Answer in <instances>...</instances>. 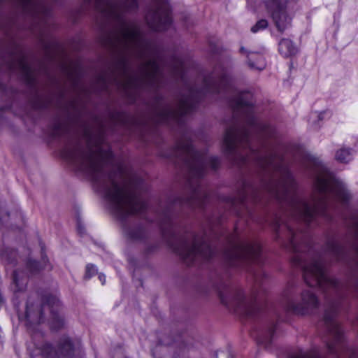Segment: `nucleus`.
<instances>
[{
	"label": "nucleus",
	"mask_w": 358,
	"mask_h": 358,
	"mask_svg": "<svg viewBox=\"0 0 358 358\" xmlns=\"http://www.w3.org/2000/svg\"><path fill=\"white\" fill-rule=\"evenodd\" d=\"M78 231L80 235H83L85 232L84 227L81 226L80 223L78 224Z\"/></svg>",
	"instance_id": "obj_25"
},
{
	"label": "nucleus",
	"mask_w": 358,
	"mask_h": 358,
	"mask_svg": "<svg viewBox=\"0 0 358 358\" xmlns=\"http://www.w3.org/2000/svg\"><path fill=\"white\" fill-rule=\"evenodd\" d=\"M276 326L275 322H270L263 327H255L251 332V336L256 340L258 345L268 348L272 343Z\"/></svg>",
	"instance_id": "obj_9"
},
{
	"label": "nucleus",
	"mask_w": 358,
	"mask_h": 358,
	"mask_svg": "<svg viewBox=\"0 0 358 358\" xmlns=\"http://www.w3.org/2000/svg\"><path fill=\"white\" fill-rule=\"evenodd\" d=\"M149 27L155 31H165L172 23L170 5L166 0H152L145 14Z\"/></svg>",
	"instance_id": "obj_5"
},
{
	"label": "nucleus",
	"mask_w": 358,
	"mask_h": 358,
	"mask_svg": "<svg viewBox=\"0 0 358 358\" xmlns=\"http://www.w3.org/2000/svg\"><path fill=\"white\" fill-rule=\"evenodd\" d=\"M27 268L31 273H35L42 268L41 266L38 262L32 259H28L27 262Z\"/></svg>",
	"instance_id": "obj_20"
},
{
	"label": "nucleus",
	"mask_w": 358,
	"mask_h": 358,
	"mask_svg": "<svg viewBox=\"0 0 358 358\" xmlns=\"http://www.w3.org/2000/svg\"><path fill=\"white\" fill-rule=\"evenodd\" d=\"M26 275L22 271L15 270L13 273V285L15 292L23 291L26 286Z\"/></svg>",
	"instance_id": "obj_16"
},
{
	"label": "nucleus",
	"mask_w": 358,
	"mask_h": 358,
	"mask_svg": "<svg viewBox=\"0 0 358 358\" xmlns=\"http://www.w3.org/2000/svg\"><path fill=\"white\" fill-rule=\"evenodd\" d=\"M87 143L67 145L62 152V157L76 170L89 176L103 191L112 213L117 219L123 238L127 245L126 255L131 270L134 258L129 254L134 242V185L124 176L121 169L115 173H107L106 164L110 152L103 150L99 142L92 145L89 131L85 132Z\"/></svg>",
	"instance_id": "obj_2"
},
{
	"label": "nucleus",
	"mask_w": 358,
	"mask_h": 358,
	"mask_svg": "<svg viewBox=\"0 0 358 358\" xmlns=\"http://www.w3.org/2000/svg\"><path fill=\"white\" fill-rule=\"evenodd\" d=\"M52 345L49 343H45L41 348H36L31 352V358H57V352H54L52 355Z\"/></svg>",
	"instance_id": "obj_15"
},
{
	"label": "nucleus",
	"mask_w": 358,
	"mask_h": 358,
	"mask_svg": "<svg viewBox=\"0 0 358 358\" xmlns=\"http://www.w3.org/2000/svg\"><path fill=\"white\" fill-rule=\"evenodd\" d=\"M209 45H210V50L212 51L213 53H214V54L219 53V52H220L219 47H217L215 44H214L211 41L209 42Z\"/></svg>",
	"instance_id": "obj_24"
},
{
	"label": "nucleus",
	"mask_w": 358,
	"mask_h": 358,
	"mask_svg": "<svg viewBox=\"0 0 358 358\" xmlns=\"http://www.w3.org/2000/svg\"><path fill=\"white\" fill-rule=\"evenodd\" d=\"M194 348V341L192 338H182L176 343L175 356L184 357Z\"/></svg>",
	"instance_id": "obj_13"
},
{
	"label": "nucleus",
	"mask_w": 358,
	"mask_h": 358,
	"mask_svg": "<svg viewBox=\"0 0 358 358\" xmlns=\"http://www.w3.org/2000/svg\"><path fill=\"white\" fill-rule=\"evenodd\" d=\"M296 284L294 281H289L283 292V305L287 312L295 315H310L315 313L319 307L318 298L312 291L303 289L298 300Z\"/></svg>",
	"instance_id": "obj_4"
},
{
	"label": "nucleus",
	"mask_w": 358,
	"mask_h": 358,
	"mask_svg": "<svg viewBox=\"0 0 358 358\" xmlns=\"http://www.w3.org/2000/svg\"><path fill=\"white\" fill-rule=\"evenodd\" d=\"M135 6H136V9H137V8H138V3H137V1H136Z\"/></svg>",
	"instance_id": "obj_32"
},
{
	"label": "nucleus",
	"mask_w": 358,
	"mask_h": 358,
	"mask_svg": "<svg viewBox=\"0 0 358 358\" xmlns=\"http://www.w3.org/2000/svg\"><path fill=\"white\" fill-rule=\"evenodd\" d=\"M127 35H126V34H124V36H123V40H124V41H125V42H126V41H127Z\"/></svg>",
	"instance_id": "obj_31"
},
{
	"label": "nucleus",
	"mask_w": 358,
	"mask_h": 358,
	"mask_svg": "<svg viewBox=\"0 0 358 358\" xmlns=\"http://www.w3.org/2000/svg\"><path fill=\"white\" fill-rule=\"evenodd\" d=\"M335 158L341 163H348L352 159V150L350 148H342L336 152Z\"/></svg>",
	"instance_id": "obj_18"
},
{
	"label": "nucleus",
	"mask_w": 358,
	"mask_h": 358,
	"mask_svg": "<svg viewBox=\"0 0 358 358\" xmlns=\"http://www.w3.org/2000/svg\"><path fill=\"white\" fill-rule=\"evenodd\" d=\"M42 259H43V261H45V257H43V255H42Z\"/></svg>",
	"instance_id": "obj_33"
},
{
	"label": "nucleus",
	"mask_w": 358,
	"mask_h": 358,
	"mask_svg": "<svg viewBox=\"0 0 358 358\" xmlns=\"http://www.w3.org/2000/svg\"><path fill=\"white\" fill-rule=\"evenodd\" d=\"M264 3L278 31L282 33L291 26L293 8L287 0H265Z\"/></svg>",
	"instance_id": "obj_6"
},
{
	"label": "nucleus",
	"mask_w": 358,
	"mask_h": 358,
	"mask_svg": "<svg viewBox=\"0 0 358 358\" xmlns=\"http://www.w3.org/2000/svg\"><path fill=\"white\" fill-rule=\"evenodd\" d=\"M61 303L59 299L53 295L48 296L43 304H35L30 299L27 301L24 317L27 325L38 324L44 322V312L48 309L50 313V324L52 329L59 330L64 324V319L59 313Z\"/></svg>",
	"instance_id": "obj_3"
},
{
	"label": "nucleus",
	"mask_w": 358,
	"mask_h": 358,
	"mask_svg": "<svg viewBox=\"0 0 358 358\" xmlns=\"http://www.w3.org/2000/svg\"><path fill=\"white\" fill-rule=\"evenodd\" d=\"M327 113V111L321 112L320 114L317 115L318 120H322L324 118V115Z\"/></svg>",
	"instance_id": "obj_28"
},
{
	"label": "nucleus",
	"mask_w": 358,
	"mask_h": 358,
	"mask_svg": "<svg viewBox=\"0 0 358 358\" xmlns=\"http://www.w3.org/2000/svg\"><path fill=\"white\" fill-rule=\"evenodd\" d=\"M268 21L265 19H261L258 20L256 24L251 27V31L252 33H257L261 30H264L268 27Z\"/></svg>",
	"instance_id": "obj_19"
},
{
	"label": "nucleus",
	"mask_w": 358,
	"mask_h": 358,
	"mask_svg": "<svg viewBox=\"0 0 358 358\" xmlns=\"http://www.w3.org/2000/svg\"><path fill=\"white\" fill-rule=\"evenodd\" d=\"M113 358H127V357L122 349H118L115 352Z\"/></svg>",
	"instance_id": "obj_23"
},
{
	"label": "nucleus",
	"mask_w": 358,
	"mask_h": 358,
	"mask_svg": "<svg viewBox=\"0 0 358 358\" xmlns=\"http://www.w3.org/2000/svg\"><path fill=\"white\" fill-rule=\"evenodd\" d=\"M139 232H140L139 229H138V228H137V227H136V234H135V236H136V241L138 239H139V238H140V237H139Z\"/></svg>",
	"instance_id": "obj_29"
},
{
	"label": "nucleus",
	"mask_w": 358,
	"mask_h": 358,
	"mask_svg": "<svg viewBox=\"0 0 358 358\" xmlns=\"http://www.w3.org/2000/svg\"><path fill=\"white\" fill-rule=\"evenodd\" d=\"M240 52L245 55L247 64L250 69L261 71L266 68V62L263 51H248L244 47H241Z\"/></svg>",
	"instance_id": "obj_11"
},
{
	"label": "nucleus",
	"mask_w": 358,
	"mask_h": 358,
	"mask_svg": "<svg viewBox=\"0 0 358 358\" xmlns=\"http://www.w3.org/2000/svg\"><path fill=\"white\" fill-rule=\"evenodd\" d=\"M278 52L284 57H289L297 52V48L292 41L288 38H282L278 43Z\"/></svg>",
	"instance_id": "obj_14"
},
{
	"label": "nucleus",
	"mask_w": 358,
	"mask_h": 358,
	"mask_svg": "<svg viewBox=\"0 0 358 358\" xmlns=\"http://www.w3.org/2000/svg\"><path fill=\"white\" fill-rule=\"evenodd\" d=\"M216 358H234V355L230 350L226 352H221L219 355H216Z\"/></svg>",
	"instance_id": "obj_22"
},
{
	"label": "nucleus",
	"mask_w": 358,
	"mask_h": 358,
	"mask_svg": "<svg viewBox=\"0 0 358 358\" xmlns=\"http://www.w3.org/2000/svg\"><path fill=\"white\" fill-rule=\"evenodd\" d=\"M99 280L101 281V284L102 285H104L105 284V282H106V276L103 273H99Z\"/></svg>",
	"instance_id": "obj_26"
},
{
	"label": "nucleus",
	"mask_w": 358,
	"mask_h": 358,
	"mask_svg": "<svg viewBox=\"0 0 358 358\" xmlns=\"http://www.w3.org/2000/svg\"><path fill=\"white\" fill-rule=\"evenodd\" d=\"M103 15L110 18H120L126 6L119 0H85Z\"/></svg>",
	"instance_id": "obj_8"
},
{
	"label": "nucleus",
	"mask_w": 358,
	"mask_h": 358,
	"mask_svg": "<svg viewBox=\"0 0 358 358\" xmlns=\"http://www.w3.org/2000/svg\"><path fill=\"white\" fill-rule=\"evenodd\" d=\"M0 258L3 263L15 266L17 262V252L11 248H5L0 252Z\"/></svg>",
	"instance_id": "obj_17"
},
{
	"label": "nucleus",
	"mask_w": 358,
	"mask_h": 358,
	"mask_svg": "<svg viewBox=\"0 0 358 358\" xmlns=\"http://www.w3.org/2000/svg\"><path fill=\"white\" fill-rule=\"evenodd\" d=\"M356 231L355 233V236L358 239V225H355ZM356 251L358 253V245L356 246Z\"/></svg>",
	"instance_id": "obj_27"
},
{
	"label": "nucleus",
	"mask_w": 358,
	"mask_h": 358,
	"mask_svg": "<svg viewBox=\"0 0 358 358\" xmlns=\"http://www.w3.org/2000/svg\"><path fill=\"white\" fill-rule=\"evenodd\" d=\"M135 124H136V132L137 131V126H138V120H137V118L136 117V122H135Z\"/></svg>",
	"instance_id": "obj_30"
},
{
	"label": "nucleus",
	"mask_w": 358,
	"mask_h": 358,
	"mask_svg": "<svg viewBox=\"0 0 358 358\" xmlns=\"http://www.w3.org/2000/svg\"><path fill=\"white\" fill-rule=\"evenodd\" d=\"M5 207V201L0 200V221L2 224L13 227L22 222V215L20 211L15 210L10 212Z\"/></svg>",
	"instance_id": "obj_12"
},
{
	"label": "nucleus",
	"mask_w": 358,
	"mask_h": 358,
	"mask_svg": "<svg viewBox=\"0 0 358 358\" xmlns=\"http://www.w3.org/2000/svg\"><path fill=\"white\" fill-rule=\"evenodd\" d=\"M292 253L293 266L303 271V278L310 287H318L324 294L327 302L322 318L317 327L328 337L325 342L327 352L336 358H353L355 352L345 343L343 329L337 320L343 301L348 296L358 298V281L343 283L329 277L326 273V256L337 261L346 256V248H324V254L316 252L313 248H285ZM287 358H321L315 350L290 353Z\"/></svg>",
	"instance_id": "obj_1"
},
{
	"label": "nucleus",
	"mask_w": 358,
	"mask_h": 358,
	"mask_svg": "<svg viewBox=\"0 0 358 358\" xmlns=\"http://www.w3.org/2000/svg\"><path fill=\"white\" fill-rule=\"evenodd\" d=\"M8 59L5 62L6 68L10 72L18 71L28 80L32 79V70L21 48L14 44L8 50Z\"/></svg>",
	"instance_id": "obj_7"
},
{
	"label": "nucleus",
	"mask_w": 358,
	"mask_h": 358,
	"mask_svg": "<svg viewBox=\"0 0 358 358\" xmlns=\"http://www.w3.org/2000/svg\"><path fill=\"white\" fill-rule=\"evenodd\" d=\"M97 273V269L93 264H88L86 266V271L85 274V279H90Z\"/></svg>",
	"instance_id": "obj_21"
},
{
	"label": "nucleus",
	"mask_w": 358,
	"mask_h": 358,
	"mask_svg": "<svg viewBox=\"0 0 358 358\" xmlns=\"http://www.w3.org/2000/svg\"><path fill=\"white\" fill-rule=\"evenodd\" d=\"M248 2L250 1V0H247Z\"/></svg>",
	"instance_id": "obj_34"
},
{
	"label": "nucleus",
	"mask_w": 358,
	"mask_h": 358,
	"mask_svg": "<svg viewBox=\"0 0 358 358\" xmlns=\"http://www.w3.org/2000/svg\"><path fill=\"white\" fill-rule=\"evenodd\" d=\"M80 345V341H76L74 342L68 336L62 337L57 345V349L52 346V351L51 352L53 355L54 352H57V358L59 357H71L74 355L76 348Z\"/></svg>",
	"instance_id": "obj_10"
}]
</instances>
